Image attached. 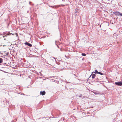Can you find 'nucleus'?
<instances>
[{
  "label": "nucleus",
  "instance_id": "1",
  "mask_svg": "<svg viewBox=\"0 0 122 122\" xmlns=\"http://www.w3.org/2000/svg\"><path fill=\"white\" fill-rule=\"evenodd\" d=\"M115 84L117 85L121 86L122 85V82H116Z\"/></svg>",
  "mask_w": 122,
  "mask_h": 122
},
{
  "label": "nucleus",
  "instance_id": "14",
  "mask_svg": "<svg viewBox=\"0 0 122 122\" xmlns=\"http://www.w3.org/2000/svg\"><path fill=\"white\" fill-rule=\"evenodd\" d=\"M0 46H1L0 45Z\"/></svg>",
  "mask_w": 122,
  "mask_h": 122
},
{
  "label": "nucleus",
  "instance_id": "4",
  "mask_svg": "<svg viewBox=\"0 0 122 122\" xmlns=\"http://www.w3.org/2000/svg\"><path fill=\"white\" fill-rule=\"evenodd\" d=\"M25 45H28V46H29L30 47H31L32 46V45L31 44L28 43V42H26L25 43Z\"/></svg>",
  "mask_w": 122,
  "mask_h": 122
},
{
  "label": "nucleus",
  "instance_id": "12",
  "mask_svg": "<svg viewBox=\"0 0 122 122\" xmlns=\"http://www.w3.org/2000/svg\"><path fill=\"white\" fill-rule=\"evenodd\" d=\"M91 75L90 76V77H91Z\"/></svg>",
  "mask_w": 122,
  "mask_h": 122
},
{
  "label": "nucleus",
  "instance_id": "13",
  "mask_svg": "<svg viewBox=\"0 0 122 122\" xmlns=\"http://www.w3.org/2000/svg\"><path fill=\"white\" fill-rule=\"evenodd\" d=\"M4 36H3V37H4Z\"/></svg>",
  "mask_w": 122,
  "mask_h": 122
},
{
  "label": "nucleus",
  "instance_id": "9",
  "mask_svg": "<svg viewBox=\"0 0 122 122\" xmlns=\"http://www.w3.org/2000/svg\"><path fill=\"white\" fill-rule=\"evenodd\" d=\"M98 74H99L101 75H103L102 73L100 72H98Z\"/></svg>",
  "mask_w": 122,
  "mask_h": 122
},
{
  "label": "nucleus",
  "instance_id": "2",
  "mask_svg": "<svg viewBox=\"0 0 122 122\" xmlns=\"http://www.w3.org/2000/svg\"><path fill=\"white\" fill-rule=\"evenodd\" d=\"M115 13L116 15L117 16L120 15L121 16H122V13H120L119 12H116Z\"/></svg>",
  "mask_w": 122,
  "mask_h": 122
},
{
  "label": "nucleus",
  "instance_id": "6",
  "mask_svg": "<svg viewBox=\"0 0 122 122\" xmlns=\"http://www.w3.org/2000/svg\"><path fill=\"white\" fill-rule=\"evenodd\" d=\"M3 61V59L0 58V63H1Z\"/></svg>",
  "mask_w": 122,
  "mask_h": 122
},
{
  "label": "nucleus",
  "instance_id": "10",
  "mask_svg": "<svg viewBox=\"0 0 122 122\" xmlns=\"http://www.w3.org/2000/svg\"><path fill=\"white\" fill-rule=\"evenodd\" d=\"M8 53H6V55H8Z\"/></svg>",
  "mask_w": 122,
  "mask_h": 122
},
{
  "label": "nucleus",
  "instance_id": "7",
  "mask_svg": "<svg viewBox=\"0 0 122 122\" xmlns=\"http://www.w3.org/2000/svg\"><path fill=\"white\" fill-rule=\"evenodd\" d=\"M81 55L83 56H85L86 55L85 53H82Z\"/></svg>",
  "mask_w": 122,
  "mask_h": 122
},
{
  "label": "nucleus",
  "instance_id": "8",
  "mask_svg": "<svg viewBox=\"0 0 122 122\" xmlns=\"http://www.w3.org/2000/svg\"><path fill=\"white\" fill-rule=\"evenodd\" d=\"M98 72L96 70H95V72H94V73H95V74H96V73H98Z\"/></svg>",
  "mask_w": 122,
  "mask_h": 122
},
{
  "label": "nucleus",
  "instance_id": "5",
  "mask_svg": "<svg viewBox=\"0 0 122 122\" xmlns=\"http://www.w3.org/2000/svg\"><path fill=\"white\" fill-rule=\"evenodd\" d=\"M95 76H96L94 74H92V78L93 79H94V78Z\"/></svg>",
  "mask_w": 122,
  "mask_h": 122
},
{
  "label": "nucleus",
  "instance_id": "11",
  "mask_svg": "<svg viewBox=\"0 0 122 122\" xmlns=\"http://www.w3.org/2000/svg\"><path fill=\"white\" fill-rule=\"evenodd\" d=\"M16 36H18V35L16 33Z\"/></svg>",
  "mask_w": 122,
  "mask_h": 122
},
{
  "label": "nucleus",
  "instance_id": "3",
  "mask_svg": "<svg viewBox=\"0 0 122 122\" xmlns=\"http://www.w3.org/2000/svg\"><path fill=\"white\" fill-rule=\"evenodd\" d=\"M40 94L42 95H44L46 94V92L45 91H43V92L41 91L40 92Z\"/></svg>",
  "mask_w": 122,
  "mask_h": 122
}]
</instances>
